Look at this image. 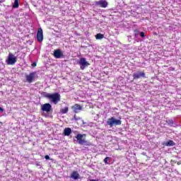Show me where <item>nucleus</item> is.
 Instances as JSON below:
<instances>
[{"label": "nucleus", "mask_w": 181, "mask_h": 181, "mask_svg": "<svg viewBox=\"0 0 181 181\" xmlns=\"http://www.w3.org/2000/svg\"><path fill=\"white\" fill-rule=\"evenodd\" d=\"M44 97L45 98H49V100H51L52 103H53V104H57V103H59V101H60V93H47L46 92H44Z\"/></svg>", "instance_id": "nucleus-1"}, {"label": "nucleus", "mask_w": 181, "mask_h": 181, "mask_svg": "<svg viewBox=\"0 0 181 181\" xmlns=\"http://www.w3.org/2000/svg\"><path fill=\"white\" fill-rule=\"evenodd\" d=\"M86 136V134H78L76 136L78 144L79 145H85L86 146H91V143L86 141V139H83V137Z\"/></svg>", "instance_id": "nucleus-2"}, {"label": "nucleus", "mask_w": 181, "mask_h": 181, "mask_svg": "<svg viewBox=\"0 0 181 181\" xmlns=\"http://www.w3.org/2000/svg\"><path fill=\"white\" fill-rule=\"evenodd\" d=\"M107 124L110 127V128H112L114 125H121L122 122L120 119H115V117H112L107 119Z\"/></svg>", "instance_id": "nucleus-3"}, {"label": "nucleus", "mask_w": 181, "mask_h": 181, "mask_svg": "<svg viewBox=\"0 0 181 181\" xmlns=\"http://www.w3.org/2000/svg\"><path fill=\"white\" fill-rule=\"evenodd\" d=\"M18 62V58L12 53H9L7 59L6 60V64L13 66Z\"/></svg>", "instance_id": "nucleus-4"}, {"label": "nucleus", "mask_w": 181, "mask_h": 181, "mask_svg": "<svg viewBox=\"0 0 181 181\" xmlns=\"http://www.w3.org/2000/svg\"><path fill=\"white\" fill-rule=\"evenodd\" d=\"M146 78V75L145 74V71H137L133 74L134 80H138V78Z\"/></svg>", "instance_id": "nucleus-5"}, {"label": "nucleus", "mask_w": 181, "mask_h": 181, "mask_svg": "<svg viewBox=\"0 0 181 181\" xmlns=\"http://www.w3.org/2000/svg\"><path fill=\"white\" fill-rule=\"evenodd\" d=\"M71 110H73V112L75 114H78L81 110H83V106L81 105L76 103L75 105L71 106Z\"/></svg>", "instance_id": "nucleus-6"}, {"label": "nucleus", "mask_w": 181, "mask_h": 181, "mask_svg": "<svg viewBox=\"0 0 181 181\" xmlns=\"http://www.w3.org/2000/svg\"><path fill=\"white\" fill-rule=\"evenodd\" d=\"M53 56L55 59H62V57H64L63 52L59 49L54 50Z\"/></svg>", "instance_id": "nucleus-7"}, {"label": "nucleus", "mask_w": 181, "mask_h": 181, "mask_svg": "<svg viewBox=\"0 0 181 181\" xmlns=\"http://www.w3.org/2000/svg\"><path fill=\"white\" fill-rule=\"evenodd\" d=\"M78 64H80V69L81 70H84L86 66H90V64L87 61H86V58H81Z\"/></svg>", "instance_id": "nucleus-8"}, {"label": "nucleus", "mask_w": 181, "mask_h": 181, "mask_svg": "<svg viewBox=\"0 0 181 181\" xmlns=\"http://www.w3.org/2000/svg\"><path fill=\"white\" fill-rule=\"evenodd\" d=\"M41 110L44 112H50L52 111V105L50 103H45L41 106Z\"/></svg>", "instance_id": "nucleus-9"}, {"label": "nucleus", "mask_w": 181, "mask_h": 181, "mask_svg": "<svg viewBox=\"0 0 181 181\" xmlns=\"http://www.w3.org/2000/svg\"><path fill=\"white\" fill-rule=\"evenodd\" d=\"M96 6H100V8H107L108 6V2L105 0H99L95 1Z\"/></svg>", "instance_id": "nucleus-10"}, {"label": "nucleus", "mask_w": 181, "mask_h": 181, "mask_svg": "<svg viewBox=\"0 0 181 181\" xmlns=\"http://www.w3.org/2000/svg\"><path fill=\"white\" fill-rule=\"evenodd\" d=\"M35 72H31L28 75L25 76L27 83H33V80H35Z\"/></svg>", "instance_id": "nucleus-11"}, {"label": "nucleus", "mask_w": 181, "mask_h": 181, "mask_svg": "<svg viewBox=\"0 0 181 181\" xmlns=\"http://www.w3.org/2000/svg\"><path fill=\"white\" fill-rule=\"evenodd\" d=\"M37 40L40 42H43V30L42 28H39L37 33Z\"/></svg>", "instance_id": "nucleus-12"}, {"label": "nucleus", "mask_w": 181, "mask_h": 181, "mask_svg": "<svg viewBox=\"0 0 181 181\" xmlns=\"http://www.w3.org/2000/svg\"><path fill=\"white\" fill-rule=\"evenodd\" d=\"M71 179H74V180H77V179H79L80 175L77 171H73L71 174Z\"/></svg>", "instance_id": "nucleus-13"}, {"label": "nucleus", "mask_w": 181, "mask_h": 181, "mask_svg": "<svg viewBox=\"0 0 181 181\" xmlns=\"http://www.w3.org/2000/svg\"><path fill=\"white\" fill-rule=\"evenodd\" d=\"M163 145H165V146H175L176 143L172 140H169L168 141L164 143Z\"/></svg>", "instance_id": "nucleus-14"}, {"label": "nucleus", "mask_w": 181, "mask_h": 181, "mask_svg": "<svg viewBox=\"0 0 181 181\" xmlns=\"http://www.w3.org/2000/svg\"><path fill=\"white\" fill-rule=\"evenodd\" d=\"M70 134H71V129H70L69 127L65 128L64 130V135L65 136H69L70 135Z\"/></svg>", "instance_id": "nucleus-15"}, {"label": "nucleus", "mask_w": 181, "mask_h": 181, "mask_svg": "<svg viewBox=\"0 0 181 181\" xmlns=\"http://www.w3.org/2000/svg\"><path fill=\"white\" fill-rule=\"evenodd\" d=\"M60 112L62 114H67L69 112V107H66L64 108H62L60 110Z\"/></svg>", "instance_id": "nucleus-16"}, {"label": "nucleus", "mask_w": 181, "mask_h": 181, "mask_svg": "<svg viewBox=\"0 0 181 181\" xmlns=\"http://www.w3.org/2000/svg\"><path fill=\"white\" fill-rule=\"evenodd\" d=\"M95 37L98 40H100L101 39H104V35L101 34V33H98L95 35Z\"/></svg>", "instance_id": "nucleus-17"}, {"label": "nucleus", "mask_w": 181, "mask_h": 181, "mask_svg": "<svg viewBox=\"0 0 181 181\" xmlns=\"http://www.w3.org/2000/svg\"><path fill=\"white\" fill-rule=\"evenodd\" d=\"M13 8H19V0H15Z\"/></svg>", "instance_id": "nucleus-18"}, {"label": "nucleus", "mask_w": 181, "mask_h": 181, "mask_svg": "<svg viewBox=\"0 0 181 181\" xmlns=\"http://www.w3.org/2000/svg\"><path fill=\"white\" fill-rule=\"evenodd\" d=\"M108 160H110V157H106L104 160L103 162L105 163V165H108Z\"/></svg>", "instance_id": "nucleus-19"}, {"label": "nucleus", "mask_w": 181, "mask_h": 181, "mask_svg": "<svg viewBox=\"0 0 181 181\" xmlns=\"http://www.w3.org/2000/svg\"><path fill=\"white\" fill-rule=\"evenodd\" d=\"M167 122L169 125H173V124H175V122L172 119H169Z\"/></svg>", "instance_id": "nucleus-20"}, {"label": "nucleus", "mask_w": 181, "mask_h": 181, "mask_svg": "<svg viewBox=\"0 0 181 181\" xmlns=\"http://www.w3.org/2000/svg\"><path fill=\"white\" fill-rule=\"evenodd\" d=\"M139 34V31L138 30H134V36L137 37Z\"/></svg>", "instance_id": "nucleus-21"}, {"label": "nucleus", "mask_w": 181, "mask_h": 181, "mask_svg": "<svg viewBox=\"0 0 181 181\" xmlns=\"http://www.w3.org/2000/svg\"><path fill=\"white\" fill-rule=\"evenodd\" d=\"M140 36H141V37H145L146 35H145V33L141 32L140 33Z\"/></svg>", "instance_id": "nucleus-22"}, {"label": "nucleus", "mask_w": 181, "mask_h": 181, "mask_svg": "<svg viewBox=\"0 0 181 181\" xmlns=\"http://www.w3.org/2000/svg\"><path fill=\"white\" fill-rule=\"evenodd\" d=\"M31 66H32L33 67H36V66H37V64L36 62H33V63L31 64Z\"/></svg>", "instance_id": "nucleus-23"}, {"label": "nucleus", "mask_w": 181, "mask_h": 181, "mask_svg": "<svg viewBox=\"0 0 181 181\" xmlns=\"http://www.w3.org/2000/svg\"><path fill=\"white\" fill-rule=\"evenodd\" d=\"M45 158L46 159V160H50V157L47 155L45 156Z\"/></svg>", "instance_id": "nucleus-24"}, {"label": "nucleus", "mask_w": 181, "mask_h": 181, "mask_svg": "<svg viewBox=\"0 0 181 181\" xmlns=\"http://www.w3.org/2000/svg\"><path fill=\"white\" fill-rule=\"evenodd\" d=\"M0 112H4V108L0 107Z\"/></svg>", "instance_id": "nucleus-25"}, {"label": "nucleus", "mask_w": 181, "mask_h": 181, "mask_svg": "<svg viewBox=\"0 0 181 181\" xmlns=\"http://www.w3.org/2000/svg\"><path fill=\"white\" fill-rule=\"evenodd\" d=\"M177 165H181V162L180 161H178L177 163Z\"/></svg>", "instance_id": "nucleus-26"}, {"label": "nucleus", "mask_w": 181, "mask_h": 181, "mask_svg": "<svg viewBox=\"0 0 181 181\" xmlns=\"http://www.w3.org/2000/svg\"><path fill=\"white\" fill-rule=\"evenodd\" d=\"M90 181H98L97 180H90Z\"/></svg>", "instance_id": "nucleus-27"}]
</instances>
